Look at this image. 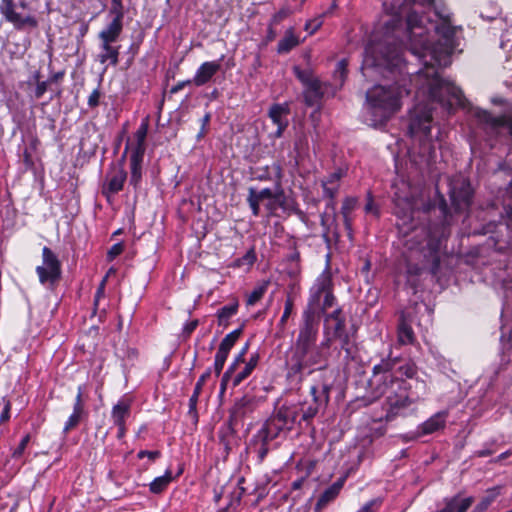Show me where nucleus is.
<instances>
[{"instance_id":"obj_1","label":"nucleus","mask_w":512,"mask_h":512,"mask_svg":"<svg viewBox=\"0 0 512 512\" xmlns=\"http://www.w3.org/2000/svg\"><path fill=\"white\" fill-rule=\"evenodd\" d=\"M404 12V3L393 2L390 7L391 19L384 26L385 39L372 40L366 46L361 66L365 78L373 79L376 75L389 78L390 76L395 77L397 73H402L404 67L402 49L389 34L393 33L401 24V15Z\"/></svg>"},{"instance_id":"obj_2","label":"nucleus","mask_w":512,"mask_h":512,"mask_svg":"<svg viewBox=\"0 0 512 512\" xmlns=\"http://www.w3.org/2000/svg\"><path fill=\"white\" fill-rule=\"evenodd\" d=\"M332 338H325L319 345L297 344L294 343L291 348V356L286 361L288 378L303 380L304 372L308 374L315 372L325 373V365L321 364L327 361L325 350L331 346Z\"/></svg>"},{"instance_id":"obj_3","label":"nucleus","mask_w":512,"mask_h":512,"mask_svg":"<svg viewBox=\"0 0 512 512\" xmlns=\"http://www.w3.org/2000/svg\"><path fill=\"white\" fill-rule=\"evenodd\" d=\"M298 414V409L295 406L282 405L265 421L250 443V448L260 460H263L268 454L270 441L282 433L286 434L294 429Z\"/></svg>"},{"instance_id":"obj_4","label":"nucleus","mask_w":512,"mask_h":512,"mask_svg":"<svg viewBox=\"0 0 512 512\" xmlns=\"http://www.w3.org/2000/svg\"><path fill=\"white\" fill-rule=\"evenodd\" d=\"M404 89L397 83L392 85H374L366 92L368 111L373 126L385 123L401 108Z\"/></svg>"},{"instance_id":"obj_5","label":"nucleus","mask_w":512,"mask_h":512,"mask_svg":"<svg viewBox=\"0 0 512 512\" xmlns=\"http://www.w3.org/2000/svg\"><path fill=\"white\" fill-rule=\"evenodd\" d=\"M426 395V384L420 380L407 382L401 380L389 385L386 392L382 396L386 397L384 409L386 411L384 419L391 421L412 404L424 399Z\"/></svg>"},{"instance_id":"obj_6","label":"nucleus","mask_w":512,"mask_h":512,"mask_svg":"<svg viewBox=\"0 0 512 512\" xmlns=\"http://www.w3.org/2000/svg\"><path fill=\"white\" fill-rule=\"evenodd\" d=\"M425 70L419 72V77H424L423 85L427 87L429 99L439 103L443 108L450 111L454 105L463 104V93L448 80L442 79L434 69L435 62L424 61Z\"/></svg>"},{"instance_id":"obj_7","label":"nucleus","mask_w":512,"mask_h":512,"mask_svg":"<svg viewBox=\"0 0 512 512\" xmlns=\"http://www.w3.org/2000/svg\"><path fill=\"white\" fill-rule=\"evenodd\" d=\"M437 32L444 38V44L441 48L431 46L427 38L420 42L421 50H418L416 47L413 48V54L423 59V62L428 60V62H435L438 66H446L447 60L452 53V38L455 31L451 26L444 23L437 27Z\"/></svg>"},{"instance_id":"obj_8","label":"nucleus","mask_w":512,"mask_h":512,"mask_svg":"<svg viewBox=\"0 0 512 512\" xmlns=\"http://www.w3.org/2000/svg\"><path fill=\"white\" fill-rule=\"evenodd\" d=\"M433 108L429 103H418L410 111L408 130L412 138L421 143H429V151L432 149L431 142L434 136L431 133L433 127Z\"/></svg>"},{"instance_id":"obj_9","label":"nucleus","mask_w":512,"mask_h":512,"mask_svg":"<svg viewBox=\"0 0 512 512\" xmlns=\"http://www.w3.org/2000/svg\"><path fill=\"white\" fill-rule=\"evenodd\" d=\"M336 298L333 294L332 274L329 267L317 277L315 283L310 289V296L306 309L319 308L322 314H327V310L335 305Z\"/></svg>"},{"instance_id":"obj_10","label":"nucleus","mask_w":512,"mask_h":512,"mask_svg":"<svg viewBox=\"0 0 512 512\" xmlns=\"http://www.w3.org/2000/svg\"><path fill=\"white\" fill-rule=\"evenodd\" d=\"M426 238L427 234L424 229H416L411 234L405 235L404 245L411 252L423 254L424 261L430 263V272L435 275L439 270L440 257L436 244L423 245Z\"/></svg>"},{"instance_id":"obj_11","label":"nucleus","mask_w":512,"mask_h":512,"mask_svg":"<svg viewBox=\"0 0 512 512\" xmlns=\"http://www.w3.org/2000/svg\"><path fill=\"white\" fill-rule=\"evenodd\" d=\"M42 265L37 266L39 282L53 290L61 278V263L56 254L47 246L42 249Z\"/></svg>"},{"instance_id":"obj_12","label":"nucleus","mask_w":512,"mask_h":512,"mask_svg":"<svg viewBox=\"0 0 512 512\" xmlns=\"http://www.w3.org/2000/svg\"><path fill=\"white\" fill-rule=\"evenodd\" d=\"M396 364L395 359H382L379 364L373 367V376L370 379V386L376 397H381L389 385L399 382L402 379L394 376L391 372Z\"/></svg>"},{"instance_id":"obj_13","label":"nucleus","mask_w":512,"mask_h":512,"mask_svg":"<svg viewBox=\"0 0 512 512\" xmlns=\"http://www.w3.org/2000/svg\"><path fill=\"white\" fill-rule=\"evenodd\" d=\"M318 331L319 320L316 317V312L313 309H305L294 343L317 345Z\"/></svg>"},{"instance_id":"obj_14","label":"nucleus","mask_w":512,"mask_h":512,"mask_svg":"<svg viewBox=\"0 0 512 512\" xmlns=\"http://www.w3.org/2000/svg\"><path fill=\"white\" fill-rule=\"evenodd\" d=\"M0 13L7 22L14 26L16 30H22L25 27L35 28L38 25V22L33 15H23L16 11L14 0H1Z\"/></svg>"},{"instance_id":"obj_15","label":"nucleus","mask_w":512,"mask_h":512,"mask_svg":"<svg viewBox=\"0 0 512 512\" xmlns=\"http://www.w3.org/2000/svg\"><path fill=\"white\" fill-rule=\"evenodd\" d=\"M450 198L457 211L467 209L472 201L473 191L468 180L458 178L451 183Z\"/></svg>"},{"instance_id":"obj_16","label":"nucleus","mask_w":512,"mask_h":512,"mask_svg":"<svg viewBox=\"0 0 512 512\" xmlns=\"http://www.w3.org/2000/svg\"><path fill=\"white\" fill-rule=\"evenodd\" d=\"M127 178V173L120 164H112L106 175V181L103 185L102 193L109 197L123 189Z\"/></svg>"},{"instance_id":"obj_17","label":"nucleus","mask_w":512,"mask_h":512,"mask_svg":"<svg viewBox=\"0 0 512 512\" xmlns=\"http://www.w3.org/2000/svg\"><path fill=\"white\" fill-rule=\"evenodd\" d=\"M422 19L416 12H409L407 15V30L410 41V51L413 53V48H420V42L427 39L426 30L421 25Z\"/></svg>"},{"instance_id":"obj_18","label":"nucleus","mask_w":512,"mask_h":512,"mask_svg":"<svg viewBox=\"0 0 512 512\" xmlns=\"http://www.w3.org/2000/svg\"><path fill=\"white\" fill-rule=\"evenodd\" d=\"M290 114V108L287 103L284 104H274L269 109V117L273 121L275 125H277V130L275 132L276 137H281L284 130L288 126L287 116Z\"/></svg>"},{"instance_id":"obj_19","label":"nucleus","mask_w":512,"mask_h":512,"mask_svg":"<svg viewBox=\"0 0 512 512\" xmlns=\"http://www.w3.org/2000/svg\"><path fill=\"white\" fill-rule=\"evenodd\" d=\"M221 64L219 61L204 62L197 69L193 78V83L196 86H203L209 82L212 77L220 70Z\"/></svg>"},{"instance_id":"obj_20","label":"nucleus","mask_w":512,"mask_h":512,"mask_svg":"<svg viewBox=\"0 0 512 512\" xmlns=\"http://www.w3.org/2000/svg\"><path fill=\"white\" fill-rule=\"evenodd\" d=\"M344 482L345 477L338 479L320 495L314 508L315 512H321L329 503L336 499L343 488Z\"/></svg>"},{"instance_id":"obj_21","label":"nucleus","mask_w":512,"mask_h":512,"mask_svg":"<svg viewBox=\"0 0 512 512\" xmlns=\"http://www.w3.org/2000/svg\"><path fill=\"white\" fill-rule=\"evenodd\" d=\"M84 414V403L82 400V387H78V393L76 395L75 403L73 406V413L69 416L66 421L63 433H68L71 429L75 428L79 423Z\"/></svg>"},{"instance_id":"obj_22","label":"nucleus","mask_w":512,"mask_h":512,"mask_svg":"<svg viewBox=\"0 0 512 512\" xmlns=\"http://www.w3.org/2000/svg\"><path fill=\"white\" fill-rule=\"evenodd\" d=\"M100 53L98 54V61L101 64L109 63L116 66L119 62V49L120 46H114L111 42L100 41Z\"/></svg>"},{"instance_id":"obj_23","label":"nucleus","mask_w":512,"mask_h":512,"mask_svg":"<svg viewBox=\"0 0 512 512\" xmlns=\"http://www.w3.org/2000/svg\"><path fill=\"white\" fill-rule=\"evenodd\" d=\"M344 175L345 171L339 168L322 181V187L326 197L332 200L336 196L340 187L339 182Z\"/></svg>"},{"instance_id":"obj_24","label":"nucleus","mask_w":512,"mask_h":512,"mask_svg":"<svg viewBox=\"0 0 512 512\" xmlns=\"http://www.w3.org/2000/svg\"><path fill=\"white\" fill-rule=\"evenodd\" d=\"M447 415V412L441 411L431 416L420 426L421 433L427 435L443 429L446 424Z\"/></svg>"},{"instance_id":"obj_25","label":"nucleus","mask_w":512,"mask_h":512,"mask_svg":"<svg viewBox=\"0 0 512 512\" xmlns=\"http://www.w3.org/2000/svg\"><path fill=\"white\" fill-rule=\"evenodd\" d=\"M331 384L323 377L320 383L314 384L310 388V393L313 397L315 405H326L329 401V393Z\"/></svg>"},{"instance_id":"obj_26","label":"nucleus","mask_w":512,"mask_h":512,"mask_svg":"<svg viewBox=\"0 0 512 512\" xmlns=\"http://www.w3.org/2000/svg\"><path fill=\"white\" fill-rule=\"evenodd\" d=\"M324 322L333 334L346 330L345 317L341 308H336L331 313L325 314Z\"/></svg>"},{"instance_id":"obj_27","label":"nucleus","mask_w":512,"mask_h":512,"mask_svg":"<svg viewBox=\"0 0 512 512\" xmlns=\"http://www.w3.org/2000/svg\"><path fill=\"white\" fill-rule=\"evenodd\" d=\"M323 91L321 82L318 79L309 82L304 91V100L307 106H315L321 100Z\"/></svg>"},{"instance_id":"obj_28","label":"nucleus","mask_w":512,"mask_h":512,"mask_svg":"<svg viewBox=\"0 0 512 512\" xmlns=\"http://www.w3.org/2000/svg\"><path fill=\"white\" fill-rule=\"evenodd\" d=\"M211 375V369H208L206 372H204L198 379L196 385H195V388H194V391H193V394L191 395L190 399H189V411L188 413L190 415L193 416V418L197 419V409H196V406H197V402H198V397L201 393V390H202V387L204 385V383L206 382V380L210 377Z\"/></svg>"},{"instance_id":"obj_29","label":"nucleus","mask_w":512,"mask_h":512,"mask_svg":"<svg viewBox=\"0 0 512 512\" xmlns=\"http://www.w3.org/2000/svg\"><path fill=\"white\" fill-rule=\"evenodd\" d=\"M123 30V23L118 21H111L103 30L99 33L100 41H106L115 43Z\"/></svg>"},{"instance_id":"obj_30","label":"nucleus","mask_w":512,"mask_h":512,"mask_svg":"<svg viewBox=\"0 0 512 512\" xmlns=\"http://www.w3.org/2000/svg\"><path fill=\"white\" fill-rule=\"evenodd\" d=\"M444 509L450 508L449 512H466L473 503L472 497L460 498L458 495L444 500Z\"/></svg>"},{"instance_id":"obj_31","label":"nucleus","mask_w":512,"mask_h":512,"mask_svg":"<svg viewBox=\"0 0 512 512\" xmlns=\"http://www.w3.org/2000/svg\"><path fill=\"white\" fill-rule=\"evenodd\" d=\"M144 155L140 152H133L130 156V183L134 186H137L141 180V164L143 161Z\"/></svg>"},{"instance_id":"obj_32","label":"nucleus","mask_w":512,"mask_h":512,"mask_svg":"<svg viewBox=\"0 0 512 512\" xmlns=\"http://www.w3.org/2000/svg\"><path fill=\"white\" fill-rule=\"evenodd\" d=\"M256 401L253 397L243 396L233 407V415L236 418L244 417L247 413L252 412L255 408Z\"/></svg>"},{"instance_id":"obj_33","label":"nucleus","mask_w":512,"mask_h":512,"mask_svg":"<svg viewBox=\"0 0 512 512\" xmlns=\"http://www.w3.org/2000/svg\"><path fill=\"white\" fill-rule=\"evenodd\" d=\"M130 414V403L126 401H119L112 408V419L116 426H121L125 423L126 418Z\"/></svg>"},{"instance_id":"obj_34","label":"nucleus","mask_w":512,"mask_h":512,"mask_svg":"<svg viewBox=\"0 0 512 512\" xmlns=\"http://www.w3.org/2000/svg\"><path fill=\"white\" fill-rule=\"evenodd\" d=\"M298 44V38L294 35L292 29H289L286 31L285 36L278 42L277 52L279 54L288 53Z\"/></svg>"},{"instance_id":"obj_35","label":"nucleus","mask_w":512,"mask_h":512,"mask_svg":"<svg viewBox=\"0 0 512 512\" xmlns=\"http://www.w3.org/2000/svg\"><path fill=\"white\" fill-rule=\"evenodd\" d=\"M415 335L412 327L402 317L398 325V342L402 345L412 344Z\"/></svg>"},{"instance_id":"obj_36","label":"nucleus","mask_w":512,"mask_h":512,"mask_svg":"<svg viewBox=\"0 0 512 512\" xmlns=\"http://www.w3.org/2000/svg\"><path fill=\"white\" fill-rule=\"evenodd\" d=\"M259 356L257 354H254L250 357L249 361L246 363L245 367L241 372H239L235 377L233 378V386H238L244 379H246L254 370L258 363Z\"/></svg>"},{"instance_id":"obj_37","label":"nucleus","mask_w":512,"mask_h":512,"mask_svg":"<svg viewBox=\"0 0 512 512\" xmlns=\"http://www.w3.org/2000/svg\"><path fill=\"white\" fill-rule=\"evenodd\" d=\"M256 197L259 201H262L264 199H274L276 202H278L280 205H282V199L284 198V191L280 187V185H278L277 189L274 193L269 188H264L259 192L256 190Z\"/></svg>"},{"instance_id":"obj_38","label":"nucleus","mask_w":512,"mask_h":512,"mask_svg":"<svg viewBox=\"0 0 512 512\" xmlns=\"http://www.w3.org/2000/svg\"><path fill=\"white\" fill-rule=\"evenodd\" d=\"M238 310V302L235 301L229 305H225L223 306L219 311H218V322H219V325H227L228 323V320L236 314Z\"/></svg>"},{"instance_id":"obj_39","label":"nucleus","mask_w":512,"mask_h":512,"mask_svg":"<svg viewBox=\"0 0 512 512\" xmlns=\"http://www.w3.org/2000/svg\"><path fill=\"white\" fill-rule=\"evenodd\" d=\"M242 333V328H238L229 334H227L224 339L221 341L218 350L229 354L231 348L234 346L237 339L240 337Z\"/></svg>"},{"instance_id":"obj_40","label":"nucleus","mask_w":512,"mask_h":512,"mask_svg":"<svg viewBox=\"0 0 512 512\" xmlns=\"http://www.w3.org/2000/svg\"><path fill=\"white\" fill-rule=\"evenodd\" d=\"M347 66H348V62L346 59H342L337 63L334 74H333L335 85H337L339 87L343 86L346 76H347Z\"/></svg>"},{"instance_id":"obj_41","label":"nucleus","mask_w":512,"mask_h":512,"mask_svg":"<svg viewBox=\"0 0 512 512\" xmlns=\"http://www.w3.org/2000/svg\"><path fill=\"white\" fill-rule=\"evenodd\" d=\"M147 132H148V121L146 119L144 122H142V124L140 125V127L138 128V130L135 133L137 145L133 152L141 151V154L144 155V152H145L144 142H145V138L147 136Z\"/></svg>"},{"instance_id":"obj_42","label":"nucleus","mask_w":512,"mask_h":512,"mask_svg":"<svg viewBox=\"0 0 512 512\" xmlns=\"http://www.w3.org/2000/svg\"><path fill=\"white\" fill-rule=\"evenodd\" d=\"M171 479H172V476H171L170 472H166L165 475L155 478L150 483V491L153 493L162 492L167 487V485L170 483Z\"/></svg>"},{"instance_id":"obj_43","label":"nucleus","mask_w":512,"mask_h":512,"mask_svg":"<svg viewBox=\"0 0 512 512\" xmlns=\"http://www.w3.org/2000/svg\"><path fill=\"white\" fill-rule=\"evenodd\" d=\"M499 495V488H492L488 491V495L485 496L475 507L473 512H484L488 509L494 499Z\"/></svg>"},{"instance_id":"obj_44","label":"nucleus","mask_w":512,"mask_h":512,"mask_svg":"<svg viewBox=\"0 0 512 512\" xmlns=\"http://www.w3.org/2000/svg\"><path fill=\"white\" fill-rule=\"evenodd\" d=\"M112 6L109 10V14L113 15L112 21L123 23L124 8L121 0H111Z\"/></svg>"},{"instance_id":"obj_45","label":"nucleus","mask_w":512,"mask_h":512,"mask_svg":"<svg viewBox=\"0 0 512 512\" xmlns=\"http://www.w3.org/2000/svg\"><path fill=\"white\" fill-rule=\"evenodd\" d=\"M507 193L508 198L505 200L504 204L505 214L507 218L506 225L512 231V179L511 182L509 183Z\"/></svg>"},{"instance_id":"obj_46","label":"nucleus","mask_w":512,"mask_h":512,"mask_svg":"<svg viewBox=\"0 0 512 512\" xmlns=\"http://www.w3.org/2000/svg\"><path fill=\"white\" fill-rule=\"evenodd\" d=\"M333 337L339 340L341 348L345 350L347 354L351 353V338L346 330L334 333Z\"/></svg>"},{"instance_id":"obj_47","label":"nucleus","mask_w":512,"mask_h":512,"mask_svg":"<svg viewBox=\"0 0 512 512\" xmlns=\"http://www.w3.org/2000/svg\"><path fill=\"white\" fill-rule=\"evenodd\" d=\"M247 201L252 210L254 216H258L260 212V202L256 197V189L249 188V193L247 197Z\"/></svg>"},{"instance_id":"obj_48","label":"nucleus","mask_w":512,"mask_h":512,"mask_svg":"<svg viewBox=\"0 0 512 512\" xmlns=\"http://www.w3.org/2000/svg\"><path fill=\"white\" fill-rule=\"evenodd\" d=\"M266 291V286L265 285H261V286H258L256 287L249 295H248V298H247V305L249 306H252L254 305L256 302H258L264 295Z\"/></svg>"},{"instance_id":"obj_49","label":"nucleus","mask_w":512,"mask_h":512,"mask_svg":"<svg viewBox=\"0 0 512 512\" xmlns=\"http://www.w3.org/2000/svg\"><path fill=\"white\" fill-rule=\"evenodd\" d=\"M227 357H228L227 353L222 352L220 350L217 351V353L215 355V362H214V370H215V373L217 376L220 375Z\"/></svg>"},{"instance_id":"obj_50","label":"nucleus","mask_w":512,"mask_h":512,"mask_svg":"<svg viewBox=\"0 0 512 512\" xmlns=\"http://www.w3.org/2000/svg\"><path fill=\"white\" fill-rule=\"evenodd\" d=\"M256 260V255L253 249H250L243 257L236 260V266L249 265L251 266Z\"/></svg>"},{"instance_id":"obj_51","label":"nucleus","mask_w":512,"mask_h":512,"mask_svg":"<svg viewBox=\"0 0 512 512\" xmlns=\"http://www.w3.org/2000/svg\"><path fill=\"white\" fill-rule=\"evenodd\" d=\"M30 441V435H25L22 440L20 441L18 447L13 451L12 457L15 459H18L22 456L24 450L26 449L28 443Z\"/></svg>"},{"instance_id":"obj_52","label":"nucleus","mask_w":512,"mask_h":512,"mask_svg":"<svg viewBox=\"0 0 512 512\" xmlns=\"http://www.w3.org/2000/svg\"><path fill=\"white\" fill-rule=\"evenodd\" d=\"M291 14V10L289 8H282L276 14H274L270 26L278 25L283 19L288 17Z\"/></svg>"},{"instance_id":"obj_53","label":"nucleus","mask_w":512,"mask_h":512,"mask_svg":"<svg viewBox=\"0 0 512 512\" xmlns=\"http://www.w3.org/2000/svg\"><path fill=\"white\" fill-rule=\"evenodd\" d=\"M357 200L356 198L348 197L344 200L342 207H341V213L342 215H349L350 212H352L356 206Z\"/></svg>"},{"instance_id":"obj_54","label":"nucleus","mask_w":512,"mask_h":512,"mask_svg":"<svg viewBox=\"0 0 512 512\" xmlns=\"http://www.w3.org/2000/svg\"><path fill=\"white\" fill-rule=\"evenodd\" d=\"M295 74L297 78L306 86L309 82H312L316 78H313L308 71H304L299 69L298 67L294 68Z\"/></svg>"},{"instance_id":"obj_55","label":"nucleus","mask_w":512,"mask_h":512,"mask_svg":"<svg viewBox=\"0 0 512 512\" xmlns=\"http://www.w3.org/2000/svg\"><path fill=\"white\" fill-rule=\"evenodd\" d=\"M292 310H293V300L290 297H288L285 301L284 312L280 319L281 325H284L286 323L287 319L289 318V316L292 313Z\"/></svg>"},{"instance_id":"obj_56","label":"nucleus","mask_w":512,"mask_h":512,"mask_svg":"<svg viewBox=\"0 0 512 512\" xmlns=\"http://www.w3.org/2000/svg\"><path fill=\"white\" fill-rule=\"evenodd\" d=\"M382 500L380 498L372 499L368 503H366L359 512H376V510L380 507Z\"/></svg>"},{"instance_id":"obj_57","label":"nucleus","mask_w":512,"mask_h":512,"mask_svg":"<svg viewBox=\"0 0 512 512\" xmlns=\"http://www.w3.org/2000/svg\"><path fill=\"white\" fill-rule=\"evenodd\" d=\"M124 250V246L122 243H116L114 244L107 252V258L108 260L115 259L118 255H120Z\"/></svg>"},{"instance_id":"obj_58","label":"nucleus","mask_w":512,"mask_h":512,"mask_svg":"<svg viewBox=\"0 0 512 512\" xmlns=\"http://www.w3.org/2000/svg\"><path fill=\"white\" fill-rule=\"evenodd\" d=\"M318 410H319L318 405H310L303 411L302 420L303 421L311 420L312 418H314L316 416V414L318 413Z\"/></svg>"},{"instance_id":"obj_59","label":"nucleus","mask_w":512,"mask_h":512,"mask_svg":"<svg viewBox=\"0 0 512 512\" xmlns=\"http://www.w3.org/2000/svg\"><path fill=\"white\" fill-rule=\"evenodd\" d=\"M2 401L4 403V407H3V410L0 415V422H5L10 418L9 413H10L11 404H10V401L6 400L5 398H3Z\"/></svg>"},{"instance_id":"obj_60","label":"nucleus","mask_w":512,"mask_h":512,"mask_svg":"<svg viewBox=\"0 0 512 512\" xmlns=\"http://www.w3.org/2000/svg\"><path fill=\"white\" fill-rule=\"evenodd\" d=\"M100 99V91L98 89H95L92 91V93L88 97V105L92 108L98 106Z\"/></svg>"},{"instance_id":"obj_61","label":"nucleus","mask_w":512,"mask_h":512,"mask_svg":"<svg viewBox=\"0 0 512 512\" xmlns=\"http://www.w3.org/2000/svg\"><path fill=\"white\" fill-rule=\"evenodd\" d=\"M160 456L159 451H148V450H141L138 452L137 457L139 459H142L144 457H148L150 460H155Z\"/></svg>"},{"instance_id":"obj_62","label":"nucleus","mask_w":512,"mask_h":512,"mask_svg":"<svg viewBox=\"0 0 512 512\" xmlns=\"http://www.w3.org/2000/svg\"><path fill=\"white\" fill-rule=\"evenodd\" d=\"M47 87H48L47 81L38 82L36 85V89H35V97L37 99L41 98L47 91Z\"/></svg>"},{"instance_id":"obj_63","label":"nucleus","mask_w":512,"mask_h":512,"mask_svg":"<svg viewBox=\"0 0 512 512\" xmlns=\"http://www.w3.org/2000/svg\"><path fill=\"white\" fill-rule=\"evenodd\" d=\"M193 83V79L192 80H186V81H182V82H179L178 84H176L175 86H173L170 90V92L172 94H176L178 93L180 90H182L186 85H189Z\"/></svg>"},{"instance_id":"obj_64","label":"nucleus","mask_w":512,"mask_h":512,"mask_svg":"<svg viewBox=\"0 0 512 512\" xmlns=\"http://www.w3.org/2000/svg\"><path fill=\"white\" fill-rule=\"evenodd\" d=\"M197 325H198L197 320H193V321L187 323L183 329L184 333H186L187 335H190L196 329Z\"/></svg>"}]
</instances>
